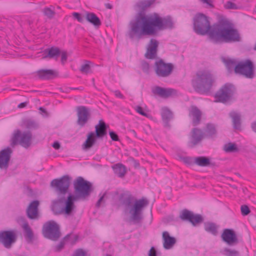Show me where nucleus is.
<instances>
[{
    "label": "nucleus",
    "instance_id": "8fccbe9b",
    "mask_svg": "<svg viewBox=\"0 0 256 256\" xmlns=\"http://www.w3.org/2000/svg\"><path fill=\"white\" fill-rule=\"evenodd\" d=\"M110 136L112 140L114 141H118L119 138L118 136L114 132H110Z\"/></svg>",
    "mask_w": 256,
    "mask_h": 256
},
{
    "label": "nucleus",
    "instance_id": "aec40b11",
    "mask_svg": "<svg viewBox=\"0 0 256 256\" xmlns=\"http://www.w3.org/2000/svg\"><path fill=\"white\" fill-rule=\"evenodd\" d=\"M12 151L10 148L8 147L0 152V168L6 169L8 166V162L10 158Z\"/></svg>",
    "mask_w": 256,
    "mask_h": 256
},
{
    "label": "nucleus",
    "instance_id": "9b49d317",
    "mask_svg": "<svg viewBox=\"0 0 256 256\" xmlns=\"http://www.w3.org/2000/svg\"><path fill=\"white\" fill-rule=\"evenodd\" d=\"M241 40L238 30L232 22L225 18V42H236Z\"/></svg>",
    "mask_w": 256,
    "mask_h": 256
},
{
    "label": "nucleus",
    "instance_id": "680f3d73",
    "mask_svg": "<svg viewBox=\"0 0 256 256\" xmlns=\"http://www.w3.org/2000/svg\"><path fill=\"white\" fill-rule=\"evenodd\" d=\"M26 105H27V102H22L18 105V108H23L26 106Z\"/></svg>",
    "mask_w": 256,
    "mask_h": 256
},
{
    "label": "nucleus",
    "instance_id": "412c9836",
    "mask_svg": "<svg viewBox=\"0 0 256 256\" xmlns=\"http://www.w3.org/2000/svg\"><path fill=\"white\" fill-rule=\"evenodd\" d=\"M154 95H158L163 98H167L176 94V90L172 88H165L160 86H156L152 89Z\"/></svg>",
    "mask_w": 256,
    "mask_h": 256
},
{
    "label": "nucleus",
    "instance_id": "bb28decb",
    "mask_svg": "<svg viewBox=\"0 0 256 256\" xmlns=\"http://www.w3.org/2000/svg\"><path fill=\"white\" fill-rule=\"evenodd\" d=\"M204 134L206 138H212L216 137L217 130L215 125L211 123L207 124L204 130Z\"/></svg>",
    "mask_w": 256,
    "mask_h": 256
},
{
    "label": "nucleus",
    "instance_id": "c03bdc74",
    "mask_svg": "<svg viewBox=\"0 0 256 256\" xmlns=\"http://www.w3.org/2000/svg\"><path fill=\"white\" fill-rule=\"evenodd\" d=\"M225 8L229 10H237L238 8V6L232 1H228L225 4Z\"/></svg>",
    "mask_w": 256,
    "mask_h": 256
},
{
    "label": "nucleus",
    "instance_id": "2f4dec72",
    "mask_svg": "<svg viewBox=\"0 0 256 256\" xmlns=\"http://www.w3.org/2000/svg\"><path fill=\"white\" fill-rule=\"evenodd\" d=\"M114 172L120 178H123L125 176L126 170V166L121 164H116L112 166Z\"/></svg>",
    "mask_w": 256,
    "mask_h": 256
},
{
    "label": "nucleus",
    "instance_id": "7ed1b4c3",
    "mask_svg": "<svg viewBox=\"0 0 256 256\" xmlns=\"http://www.w3.org/2000/svg\"><path fill=\"white\" fill-rule=\"evenodd\" d=\"M118 201L130 215V220L134 223H138L142 218L143 209L148 204V200L144 198L134 200V197L128 192L120 194Z\"/></svg>",
    "mask_w": 256,
    "mask_h": 256
},
{
    "label": "nucleus",
    "instance_id": "f03ea898",
    "mask_svg": "<svg viewBox=\"0 0 256 256\" xmlns=\"http://www.w3.org/2000/svg\"><path fill=\"white\" fill-rule=\"evenodd\" d=\"M70 178L65 175L60 178L53 180L50 186L57 192L58 198L52 202V210L55 214L71 215L76 208L74 204L68 196L66 200L64 196L68 192L70 186Z\"/></svg>",
    "mask_w": 256,
    "mask_h": 256
},
{
    "label": "nucleus",
    "instance_id": "864d4df0",
    "mask_svg": "<svg viewBox=\"0 0 256 256\" xmlns=\"http://www.w3.org/2000/svg\"><path fill=\"white\" fill-rule=\"evenodd\" d=\"M148 256H156V251L155 250L154 248L152 246L150 250L148 252Z\"/></svg>",
    "mask_w": 256,
    "mask_h": 256
},
{
    "label": "nucleus",
    "instance_id": "e2e57ef3",
    "mask_svg": "<svg viewBox=\"0 0 256 256\" xmlns=\"http://www.w3.org/2000/svg\"><path fill=\"white\" fill-rule=\"evenodd\" d=\"M232 180L230 178L228 177L225 178V182H226V184H229L230 186H231V184H230V182Z\"/></svg>",
    "mask_w": 256,
    "mask_h": 256
},
{
    "label": "nucleus",
    "instance_id": "c756f323",
    "mask_svg": "<svg viewBox=\"0 0 256 256\" xmlns=\"http://www.w3.org/2000/svg\"><path fill=\"white\" fill-rule=\"evenodd\" d=\"M86 20L95 27H99L101 25L100 19L92 12H87L86 14Z\"/></svg>",
    "mask_w": 256,
    "mask_h": 256
},
{
    "label": "nucleus",
    "instance_id": "4d7b16f0",
    "mask_svg": "<svg viewBox=\"0 0 256 256\" xmlns=\"http://www.w3.org/2000/svg\"><path fill=\"white\" fill-rule=\"evenodd\" d=\"M115 96L119 98L122 99H124V96L121 94V92L119 90H115L114 92Z\"/></svg>",
    "mask_w": 256,
    "mask_h": 256
},
{
    "label": "nucleus",
    "instance_id": "423d86ee",
    "mask_svg": "<svg viewBox=\"0 0 256 256\" xmlns=\"http://www.w3.org/2000/svg\"><path fill=\"white\" fill-rule=\"evenodd\" d=\"M218 22L210 26L208 34L209 38L214 43L224 42V17L223 16L216 14Z\"/></svg>",
    "mask_w": 256,
    "mask_h": 256
},
{
    "label": "nucleus",
    "instance_id": "473e14b6",
    "mask_svg": "<svg viewBox=\"0 0 256 256\" xmlns=\"http://www.w3.org/2000/svg\"><path fill=\"white\" fill-rule=\"evenodd\" d=\"M194 163L200 166H208L210 165V160L205 156H198L194 158Z\"/></svg>",
    "mask_w": 256,
    "mask_h": 256
},
{
    "label": "nucleus",
    "instance_id": "f8f14e48",
    "mask_svg": "<svg viewBox=\"0 0 256 256\" xmlns=\"http://www.w3.org/2000/svg\"><path fill=\"white\" fill-rule=\"evenodd\" d=\"M42 233L45 238L54 241L57 240L60 236V228L54 221L49 222L44 226Z\"/></svg>",
    "mask_w": 256,
    "mask_h": 256
},
{
    "label": "nucleus",
    "instance_id": "13d9d810",
    "mask_svg": "<svg viewBox=\"0 0 256 256\" xmlns=\"http://www.w3.org/2000/svg\"><path fill=\"white\" fill-rule=\"evenodd\" d=\"M182 160L186 164H191L192 163V159L188 157L183 158Z\"/></svg>",
    "mask_w": 256,
    "mask_h": 256
},
{
    "label": "nucleus",
    "instance_id": "20e7f679",
    "mask_svg": "<svg viewBox=\"0 0 256 256\" xmlns=\"http://www.w3.org/2000/svg\"><path fill=\"white\" fill-rule=\"evenodd\" d=\"M214 81V76L209 70H201L196 72L192 80V85L196 92L206 93L210 90Z\"/></svg>",
    "mask_w": 256,
    "mask_h": 256
},
{
    "label": "nucleus",
    "instance_id": "a878e982",
    "mask_svg": "<svg viewBox=\"0 0 256 256\" xmlns=\"http://www.w3.org/2000/svg\"><path fill=\"white\" fill-rule=\"evenodd\" d=\"M163 246L166 250L172 248L176 243L174 238L170 236L168 232H164L162 233Z\"/></svg>",
    "mask_w": 256,
    "mask_h": 256
},
{
    "label": "nucleus",
    "instance_id": "a18cd8bd",
    "mask_svg": "<svg viewBox=\"0 0 256 256\" xmlns=\"http://www.w3.org/2000/svg\"><path fill=\"white\" fill-rule=\"evenodd\" d=\"M240 210L242 214L244 216L248 215L250 212L249 208L246 205H242L240 207Z\"/></svg>",
    "mask_w": 256,
    "mask_h": 256
},
{
    "label": "nucleus",
    "instance_id": "49530a36",
    "mask_svg": "<svg viewBox=\"0 0 256 256\" xmlns=\"http://www.w3.org/2000/svg\"><path fill=\"white\" fill-rule=\"evenodd\" d=\"M72 16L79 22H82V23L84 22V20L86 19L84 16H82L80 14L78 13V12L72 13Z\"/></svg>",
    "mask_w": 256,
    "mask_h": 256
},
{
    "label": "nucleus",
    "instance_id": "f704fd0d",
    "mask_svg": "<svg viewBox=\"0 0 256 256\" xmlns=\"http://www.w3.org/2000/svg\"><path fill=\"white\" fill-rule=\"evenodd\" d=\"M22 228L26 233V237L30 240H32L33 238V232L28 225V224L26 222H24L22 225Z\"/></svg>",
    "mask_w": 256,
    "mask_h": 256
},
{
    "label": "nucleus",
    "instance_id": "58836bf2",
    "mask_svg": "<svg viewBox=\"0 0 256 256\" xmlns=\"http://www.w3.org/2000/svg\"><path fill=\"white\" fill-rule=\"evenodd\" d=\"M90 64L91 62L90 61H86V62L82 65L80 71L84 74H88L89 73H92L91 66H90Z\"/></svg>",
    "mask_w": 256,
    "mask_h": 256
},
{
    "label": "nucleus",
    "instance_id": "c85d7f7f",
    "mask_svg": "<svg viewBox=\"0 0 256 256\" xmlns=\"http://www.w3.org/2000/svg\"><path fill=\"white\" fill-rule=\"evenodd\" d=\"M161 115L164 126L169 127L168 122L173 118L172 112L167 108H163L162 109Z\"/></svg>",
    "mask_w": 256,
    "mask_h": 256
},
{
    "label": "nucleus",
    "instance_id": "338daca9",
    "mask_svg": "<svg viewBox=\"0 0 256 256\" xmlns=\"http://www.w3.org/2000/svg\"><path fill=\"white\" fill-rule=\"evenodd\" d=\"M106 7L108 8H112V6L110 4H106Z\"/></svg>",
    "mask_w": 256,
    "mask_h": 256
},
{
    "label": "nucleus",
    "instance_id": "6e6552de",
    "mask_svg": "<svg viewBox=\"0 0 256 256\" xmlns=\"http://www.w3.org/2000/svg\"><path fill=\"white\" fill-rule=\"evenodd\" d=\"M32 134L30 131L22 132L17 130L14 131L10 140V146L12 147L20 144L24 148H28L31 144Z\"/></svg>",
    "mask_w": 256,
    "mask_h": 256
},
{
    "label": "nucleus",
    "instance_id": "e433bc0d",
    "mask_svg": "<svg viewBox=\"0 0 256 256\" xmlns=\"http://www.w3.org/2000/svg\"><path fill=\"white\" fill-rule=\"evenodd\" d=\"M238 63V62H237L236 60L234 59L225 58V64L229 71L232 69L234 70L235 66H236Z\"/></svg>",
    "mask_w": 256,
    "mask_h": 256
},
{
    "label": "nucleus",
    "instance_id": "4be33fe9",
    "mask_svg": "<svg viewBox=\"0 0 256 256\" xmlns=\"http://www.w3.org/2000/svg\"><path fill=\"white\" fill-rule=\"evenodd\" d=\"M158 42L155 39H151L147 48L145 56L147 58L154 59L156 56Z\"/></svg>",
    "mask_w": 256,
    "mask_h": 256
},
{
    "label": "nucleus",
    "instance_id": "f257e3e1",
    "mask_svg": "<svg viewBox=\"0 0 256 256\" xmlns=\"http://www.w3.org/2000/svg\"><path fill=\"white\" fill-rule=\"evenodd\" d=\"M173 23L170 17L161 18L158 14L146 16L139 14L129 24L128 35L130 38L140 39L144 36H152L158 30L172 28Z\"/></svg>",
    "mask_w": 256,
    "mask_h": 256
},
{
    "label": "nucleus",
    "instance_id": "09e8293b",
    "mask_svg": "<svg viewBox=\"0 0 256 256\" xmlns=\"http://www.w3.org/2000/svg\"><path fill=\"white\" fill-rule=\"evenodd\" d=\"M149 64L146 62H142V68L144 72H148L149 70Z\"/></svg>",
    "mask_w": 256,
    "mask_h": 256
},
{
    "label": "nucleus",
    "instance_id": "39448f33",
    "mask_svg": "<svg viewBox=\"0 0 256 256\" xmlns=\"http://www.w3.org/2000/svg\"><path fill=\"white\" fill-rule=\"evenodd\" d=\"M74 194H69L68 197L74 203L80 200H84L89 196L92 191V184L81 176L74 182Z\"/></svg>",
    "mask_w": 256,
    "mask_h": 256
},
{
    "label": "nucleus",
    "instance_id": "052dcab7",
    "mask_svg": "<svg viewBox=\"0 0 256 256\" xmlns=\"http://www.w3.org/2000/svg\"><path fill=\"white\" fill-rule=\"evenodd\" d=\"M251 128L253 132L256 133V121L252 123Z\"/></svg>",
    "mask_w": 256,
    "mask_h": 256
},
{
    "label": "nucleus",
    "instance_id": "cd10ccee",
    "mask_svg": "<svg viewBox=\"0 0 256 256\" xmlns=\"http://www.w3.org/2000/svg\"><path fill=\"white\" fill-rule=\"evenodd\" d=\"M232 118L234 128L235 130H241V116L239 113L232 111L229 114Z\"/></svg>",
    "mask_w": 256,
    "mask_h": 256
},
{
    "label": "nucleus",
    "instance_id": "37998d69",
    "mask_svg": "<svg viewBox=\"0 0 256 256\" xmlns=\"http://www.w3.org/2000/svg\"><path fill=\"white\" fill-rule=\"evenodd\" d=\"M43 12L46 16L50 18H52L54 16L55 12L50 8H46L43 10Z\"/></svg>",
    "mask_w": 256,
    "mask_h": 256
},
{
    "label": "nucleus",
    "instance_id": "5701e85b",
    "mask_svg": "<svg viewBox=\"0 0 256 256\" xmlns=\"http://www.w3.org/2000/svg\"><path fill=\"white\" fill-rule=\"evenodd\" d=\"M40 204L38 200H34L30 203L26 209V214L30 219H37L38 216V207Z\"/></svg>",
    "mask_w": 256,
    "mask_h": 256
},
{
    "label": "nucleus",
    "instance_id": "4468645a",
    "mask_svg": "<svg viewBox=\"0 0 256 256\" xmlns=\"http://www.w3.org/2000/svg\"><path fill=\"white\" fill-rule=\"evenodd\" d=\"M180 218L182 220L190 222L194 226L202 223L204 220V218L201 215L194 214L192 212L186 209L181 211Z\"/></svg>",
    "mask_w": 256,
    "mask_h": 256
},
{
    "label": "nucleus",
    "instance_id": "9d476101",
    "mask_svg": "<svg viewBox=\"0 0 256 256\" xmlns=\"http://www.w3.org/2000/svg\"><path fill=\"white\" fill-rule=\"evenodd\" d=\"M210 26L208 18L202 14H197L194 18V28L196 32L198 34H206Z\"/></svg>",
    "mask_w": 256,
    "mask_h": 256
},
{
    "label": "nucleus",
    "instance_id": "1a4fd4ad",
    "mask_svg": "<svg viewBox=\"0 0 256 256\" xmlns=\"http://www.w3.org/2000/svg\"><path fill=\"white\" fill-rule=\"evenodd\" d=\"M254 64L249 59L238 62L234 69L236 74L242 75L245 78L250 79L254 77Z\"/></svg>",
    "mask_w": 256,
    "mask_h": 256
},
{
    "label": "nucleus",
    "instance_id": "ea45409f",
    "mask_svg": "<svg viewBox=\"0 0 256 256\" xmlns=\"http://www.w3.org/2000/svg\"><path fill=\"white\" fill-rule=\"evenodd\" d=\"M25 127L28 129L36 128L38 126L34 120H25L24 122Z\"/></svg>",
    "mask_w": 256,
    "mask_h": 256
},
{
    "label": "nucleus",
    "instance_id": "de8ad7c7",
    "mask_svg": "<svg viewBox=\"0 0 256 256\" xmlns=\"http://www.w3.org/2000/svg\"><path fill=\"white\" fill-rule=\"evenodd\" d=\"M61 62L64 64L67 60L68 54L66 51H60Z\"/></svg>",
    "mask_w": 256,
    "mask_h": 256
},
{
    "label": "nucleus",
    "instance_id": "f3484780",
    "mask_svg": "<svg viewBox=\"0 0 256 256\" xmlns=\"http://www.w3.org/2000/svg\"><path fill=\"white\" fill-rule=\"evenodd\" d=\"M78 116V124L80 126H84L88 122L90 118L88 109L84 106H78L76 108Z\"/></svg>",
    "mask_w": 256,
    "mask_h": 256
},
{
    "label": "nucleus",
    "instance_id": "a211bd4d",
    "mask_svg": "<svg viewBox=\"0 0 256 256\" xmlns=\"http://www.w3.org/2000/svg\"><path fill=\"white\" fill-rule=\"evenodd\" d=\"M239 243V239L236 232L233 229L225 228V245L232 247Z\"/></svg>",
    "mask_w": 256,
    "mask_h": 256
},
{
    "label": "nucleus",
    "instance_id": "dca6fc26",
    "mask_svg": "<svg viewBox=\"0 0 256 256\" xmlns=\"http://www.w3.org/2000/svg\"><path fill=\"white\" fill-rule=\"evenodd\" d=\"M188 116L192 120V123L193 126H196L200 124L202 112L196 106L192 105L188 109Z\"/></svg>",
    "mask_w": 256,
    "mask_h": 256
},
{
    "label": "nucleus",
    "instance_id": "a19ab883",
    "mask_svg": "<svg viewBox=\"0 0 256 256\" xmlns=\"http://www.w3.org/2000/svg\"><path fill=\"white\" fill-rule=\"evenodd\" d=\"M225 254L226 256H239V252L234 249L225 246Z\"/></svg>",
    "mask_w": 256,
    "mask_h": 256
},
{
    "label": "nucleus",
    "instance_id": "603ef678",
    "mask_svg": "<svg viewBox=\"0 0 256 256\" xmlns=\"http://www.w3.org/2000/svg\"><path fill=\"white\" fill-rule=\"evenodd\" d=\"M64 245V242L63 241H61L60 244L56 246V250L60 252L63 248Z\"/></svg>",
    "mask_w": 256,
    "mask_h": 256
},
{
    "label": "nucleus",
    "instance_id": "393cba45",
    "mask_svg": "<svg viewBox=\"0 0 256 256\" xmlns=\"http://www.w3.org/2000/svg\"><path fill=\"white\" fill-rule=\"evenodd\" d=\"M36 74L38 78L42 80H49L58 76V72L52 70H40Z\"/></svg>",
    "mask_w": 256,
    "mask_h": 256
},
{
    "label": "nucleus",
    "instance_id": "6ab92c4d",
    "mask_svg": "<svg viewBox=\"0 0 256 256\" xmlns=\"http://www.w3.org/2000/svg\"><path fill=\"white\" fill-rule=\"evenodd\" d=\"M204 132L200 128H194L191 131V140L188 143L190 147H194L204 138Z\"/></svg>",
    "mask_w": 256,
    "mask_h": 256
},
{
    "label": "nucleus",
    "instance_id": "774afa93",
    "mask_svg": "<svg viewBox=\"0 0 256 256\" xmlns=\"http://www.w3.org/2000/svg\"><path fill=\"white\" fill-rule=\"evenodd\" d=\"M221 60L222 61L224 62V56H222L221 57Z\"/></svg>",
    "mask_w": 256,
    "mask_h": 256
},
{
    "label": "nucleus",
    "instance_id": "0e129e2a",
    "mask_svg": "<svg viewBox=\"0 0 256 256\" xmlns=\"http://www.w3.org/2000/svg\"><path fill=\"white\" fill-rule=\"evenodd\" d=\"M39 110L40 111H42V112H44V113H46V110L44 108H43L42 107H40L39 108Z\"/></svg>",
    "mask_w": 256,
    "mask_h": 256
},
{
    "label": "nucleus",
    "instance_id": "6e6d98bb",
    "mask_svg": "<svg viewBox=\"0 0 256 256\" xmlns=\"http://www.w3.org/2000/svg\"><path fill=\"white\" fill-rule=\"evenodd\" d=\"M104 196H105V194H104L100 198V199L98 200V201L97 202L96 204V206L98 207V208H99L100 205H101V203L103 201V200H104Z\"/></svg>",
    "mask_w": 256,
    "mask_h": 256
},
{
    "label": "nucleus",
    "instance_id": "5fc2aeb1",
    "mask_svg": "<svg viewBox=\"0 0 256 256\" xmlns=\"http://www.w3.org/2000/svg\"><path fill=\"white\" fill-rule=\"evenodd\" d=\"M74 256H86V254L82 250H78Z\"/></svg>",
    "mask_w": 256,
    "mask_h": 256
},
{
    "label": "nucleus",
    "instance_id": "bf43d9fd",
    "mask_svg": "<svg viewBox=\"0 0 256 256\" xmlns=\"http://www.w3.org/2000/svg\"><path fill=\"white\" fill-rule=\"evenodd\" d=\"M52 146L55 149L58 150L60 148V143L58 142H55L52 144Z\"/></svg>",
    "mask_w": 256,
    "mask_h": 256
},
{
    "label": "nucleus",
    "instance_id": "c9c22d12",
    "mask_svg": "<svg viewBox=\"0 0 256 256\" xmlns=\"http://www.w3.org/2000/svg\"><path fill=\"white\" fill-rule=\"evenodd\" d=\"M239 151L237 145L234 143L228 142L225 144V152H236Z\"/></svg>",
    "mask_w": 256,
    "mask_h": 256
},
{
    "label": "nucleus",
    "instance_id": "72a5a7b5",
    "mask_svg": "<svg viewBox=\"0 0 256 256\" xmlns=\"http://www.w3.org/2000/svg\"><path fill=\"white\" fill-rule=\"evenodd\" d=\"M204 230L212 234L213 235H216L218 234V226L216 224L212 222H206L204 224Z\"/></svg>",
    "mask_w": 256,
    "mask_h": 256
},
{
    "label": "nucleus",
    "instance_id": "ddd939ff",
    "mask_svg": "<svg viewBox=\"0 0 256 256\" xmlns=\"http://www.w3.org/2000/svg\"><path fill=\"white\" fill-rule=\"evenodd\" d=\"M173 65L170 63H165L162 60L155 62V72L160 77L169 76L173 70Z\"/></svg>",
    "mask_w": 256,
    "mask_h": 256
},
{
    "label": "nucleus",
    "instance_id": "79ce46f5",
    "mask_svg": "<svg viewBox=\"0 0 256 256\" xmlns=\"http://www.w3.org/2000/svg\"><path fill=\"white\" fill-rule=\"evenodd\" d=\"M155 2V0H145L140 2V6L145 9L150 7Z\"/></svg>",
    "mask_w": 256,
    "mask_h": 256
},
{
    "label": "nucleus",
    "instance_id": "69168bd1",
    "mask_svg": "<svg viewBox=\"0 0 256 256\" xmlns=\"http://www.w3.org/2000/svg\"><path fill=\"white\" fill-rule=\"evenodd\" d=\"M221 238L223 241H224V230H223L221 234Z\"/></svg>",
    "mask_w": 256,
    "mask_h": 256
},
{
    "label": "nucleus",
    "instance_id": "4c0bfd02",
    "mask_svg": "<svg viewBox=\"0 0 256 256\" xmlns=\"http://www.w3.org/2000/svg\"><path fill=\"white\" fill-rule=\"evenodd\" d=\"M216 102H224V86H222L215 94Z\"/></svg>",
    "mask_w": 256,
    "mask_h": 256
},
{
    "label": "nucleus",
    "instance_id": "7c9ffc66",
    "mask_svg": "<svg viewBox=\"0 0 256 256\" xmlns=\"http://www.w3.org/2000/svg\"><path fill=\"white\" fill-rule=\"evenodd\" d=\"M235 91V88L233 85L229 84H225V103L233 99Z\"/></svg>",
    "mask_w": 256,
    "mask_h": 256
},
{
    "label": "nucleus",
    "instance_id": "b1692460",
    "mask_svg": "<svg viewBox=\"0 0 256 256\" xmlns=\"http://www.w3.org/2000/svg\"><path fill=\"white\" fill-rule=\"evenodd\" d=\"M60 54V49L56 46H52L50 48L46 49L44 52L43 58H54L58 60V57Z\"/></svg>",
    "mask_w": 256,
    "mask_h": 256
},
{
    "label": "nucleus",
    "instance_id": "0eeeda50",
    "mask_svg": "<svg viewBox=\"0 0 256 256\" xmlns=\"http://www.w3.org/2000/svg\"><path fill=\"white\" fill-rule=\"evenodd\" d=\"M106 128L102 120H99L98 124L95 126V132H90L88 134L87 138L82 144L83 149H90L96 144L97 138H102L107 134Z\"/></svg>",
    "mask_w": 256,
    "mask_h": 256
},
{
    "label": "nucleus",
    "instance_id": "2eb2a0df",
    "mask_svg": "<svg viewBox=\"0 0 256 256\" xmlns=\"http://www.w3.org/2000/svg\"><path fill=\"white\" fill-rule=\"evenodd\" d=\"M16 234L13 230H4L0 232V242L7 248H11L16 240Z\"/></svg>",
    "mask_w": 256,
    "mask_h": 256
},
{
    "label": "nucleus",
    "instance_id": "3c124183",
    "mask_svg": "<svg viewBox=\"0 0 256 256\" xmlns=\"http://www.w3.org/2000/svg\"><path fill=\"white\" fill-rule=\"evenodd\" d=\"M136 111L139 113L142 116H146L147 114L146 113L142 108L141 107V106H138L136 108Z\"/></svg>",
    "mask_w": 256,
    "mask_h": 256
}]
</instances>
